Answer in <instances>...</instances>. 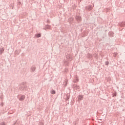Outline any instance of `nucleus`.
<instances>
[{
    "label": "nucleus",
    "mask_w": 125,
    "mask_h": 125,
    "mask_svg": "<svg viewBox=\"0 0 125 125\" xmlns=\"http://www.w3.org/2000/svg\"><path fill=\"white\" fill-rule=\"evenodd\" d=\"M70 99V95H68V94L66 95V101H68Z\"/></svg>",
    "instance_id": "nucleus-6"
},
{
    "label": "nucleus",
    "mask_w": 125,
    "mask_h": 125,
    "mask_svg": "<svg viewBox=\"0 0 125 125\" xmlns=\"http://www.w3.org/2000/svg\"><path fill=\"white\" fill-rule=\"evenodd\" d=\"M77 85H76V84H73V88H74V89L76 88V87H77Z\"/></svg>",
    "instance_id": "nucleus-10"
},
{
    "label": "nucleus",
    "mask_w": 125,
    "mask_h": 125,
    "mask_svg": "<svg viewBox=\"0 0 125 125\" xmlns=\"http://www.w3.org/2000/svg\"><path fill=\"white\" fill-rule=\"evenodd\" d=\"M90 9H92V7H91V8H90Z\"/></svg>",
    "instance_id": "nucleus-15"
},
{
    "label": "nucleus",
    "mask_w": 125,
    "mask_h": 125,
    "mask_svg": "<svg viewBox=\"0 0 125 125\" xmlns=\"http://www.w3.org/2000/svg\"><path fill=\"white\" fill-rule=\"evenodd\" d=\"M78 100H83V95H79L78 96Z\"/></svg>",
    "instance_id": "nucleus-3"
},
{
    "label": "nucleus",
    "mask_w": 125,
    "mask_h": 125,
    "mask_svg": "<svg viewBox=\"0 0 125 125\" xmlns=\"http://www.w3.org/2000/svg\"><path fill=\"white\" fill-rule=\"evenodd\" d=\"M77 20H81V17H78V19L77 18Z\"/></svg>",
    "instance_id": "nucleus-11"
},
{
    "label": "nucleus",
    "mask_w": 125,
    "mask_h": 125,
    "mask_svg": "<svg viewBox=\"0 0 125 125\" xmlns=\"http://www.w3.org/2000/svg\"><path fill=\"white\" fill-rule=\"evenodd\" d=\"M50 93L51 94H55V93H56V91H55L54 90H52L50 91Z\"/></svg>",
    "instance_id": "nucleus-4"
},
{
    "label": "nucleus",
    "mask_w": 125,
    "mask_h": 125,
    "mask_svg": "<svg viewBox=\"0 0 125 125\" xmlns=\"http://www.w3.org/2000/svg\"><path fill=\"white\" fill-rule=\"evenodd\" d=\"M35 70H36V67L32 66L31 67V70L32 72H35Z\"/></svg>",
    "instance_id": "nucleus-5"
},
{
    "label": "nucleus",
    "mask_w": 125,
    "mask_h": 125,
    "mask_svg": "<svg viewBox=\"0 0 125 125\" xmlns=\"http://www.w3.org/2000/svg\"><path fill=\"white\" fill-rule=\"evenodd\" d=\"M36 36L37 37V38H40L41 34H37Z\"/></svg>",
    "instance_id": "nucleus-8"
},
{
    "label": "nucleus",
    "mask_w": 125,
    "mask_h": 125,
    "mask_svg": "<svg viewBox=\"0 0 125 125\" xmlns=\"http://www.w3.org/2000/svg\"><path fill=\"white\" fill-rule=\"evenodd\" d=\"M105 65H106V66H108V65H109V63H105Z\"/></svg>",
    "instance_id": "nucleus-12"
},
{
    "label": "nucleus",
    "mask_w": 125,
    "mask_h": 125,
    "mask_svg": "<svg viewBox=\"0 0 125 125\" xmlns=\"http://www.w3.org/2000/svg\"><path fill=\"white\" fill-rule=\"evenodd\" d=\"M2 106H3V104H2Z\"/></svg>",
    "instance_id": "nucleus-14"
},
{
    "label": "nucleus",
    "mask_w": 125,
    "mask_h": 125,
    "mask_svg": "<svg viewBox=\"0 0 125 125\" xmlns=\"http://www.w3.org/2000/svg\"><path fill=\"white\" fill-rule=\"evenodd\" d=\"M25 95H21L19 97V99L20 101H23L25 99Z\"/></svg>",
    "instance_id": "nucleus-2"
},
{
    "label": "nucleus",
    "mask_w": 125,
    "mask_h": 125,
    "mask_svg": "<svg viewBox=\"0 0 125 125\" xmlns=\"http://www.w3.org/2000/svg\"><path fill=\"white\" fill-rule=\"evenodd\" d=\"M78 81H79L78 80H76V81H74V83H77V82H78Z\"/></svg>",
    "instance_id": "nucleus-13"
},
{
    "label": "nucleus",
    "mask_w": 125,
    "mask_h": 125,
    "mask_svg": "<svg viewBox=\"0 0 125 125\" xmlns=\"http://www.w3.org/2000/svg\"><path fill=\"white\" fill-rule=\"evenodd\" d=\"M80 88V86H79L78 85L76 86L75 88H74V89H79Z\"/></svg>",
    "instance_id": "nucleus-7"
},
{
    "label": "nucleus",
    "mask_w": 125,
    "mask_h": 125,
    "mask_svg": "<svg viewBox=\"0 0 125 125\" xmlns=\"http://www.w3.org/2000/svg\"><path fill=\"white\" fill-rule=\"evenodd\" d=\"M19 89L21 91L27 90L28 85L26 84V82H22L20 84Z\"/></svg>",
    "instance_id": "nucleus-1"
},
{
    "label": "nucleus",
    "mask_w": 125,
    "mask_h": 125,
    "mask_svg": "<svg viewBox=\"0 0 125 125\" xmlns=\"http://www.w3.org/2000/svg\"><path fill=\"white\" fill-rule=\"evenodd\" d=\"M0 125H5V123H4V122H1V123L0 124Z\"/></svg>",
    "instance_id": "nucleus-9"
}]
</instances>
